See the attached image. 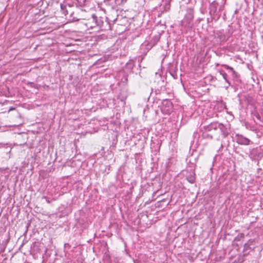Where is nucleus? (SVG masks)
<instances>
[{
    "instance_id": "obj_1",
    "label": "nucleus",
    "mask_w": 263,
    "mask_h": 263,
    "mask_svg": "<svg viewBox=\"0 0 263 263\" xmlns=\"http://www.w3.org/2000/svg\"><path fill=\"white\" fill-rule=\"evenodd\" d=\"M61 9L63 14L65 15H67L69 14V15L71 16L72 15L73 13V11H72L73 6L70 5L69 4L64 2L62 4H61Z\"/></svg>"
},
{
    "instance_id": "obj_2",
    "label": "nucleus",
    "mask_w": 263,
    "mask_h": 263,
    "mask_svg": "<svg viewBox=\"0 0 263 263\" xmlns=\"http://www.w3.org/2000/svg\"><path fill=\"white\" fill-rule=\"evenodd\" d=\"M236 142L239 144L246 145H248L249 144L250 141L248 138L244 137L241 135H237L236 136Z\"/></svg>"
},
{
    "instance_id": "obj_3",
    "label": "nucleus",
    "mask_w": 263,
    "mask_h": 263,
    "mask_svg": "<svg viewBox=\"0 0 263 263\" xmlns=\"http://www.w3.org/2000/svg\"><path fill=\"white\" fill-rule=\"evenodd\" d=\"M91 20L95 23L96 26L101 27L103 24V21L101 17H97L95 14H92Z\"/></svg>"
},
{
    "instance_id": "obj_4",
    "label": "nucleus",
    "mask_w": 263,
    "mask_h": 263,
    "mask_svg": "<svg viewBox=\"0 0 263 263\" xmlns=\"http://www.w3.org/2000/svg\"><path fill=\"white\" fill-rule=\"evenodd\" d=\"M187 180L191 183H193L195 181V173L194 172H191L186 176Z\"/></svg>"
},
{
    "instance_id": "obj_5",
    "label": "nucleus",
    "mask_w": 263,
    "mask_h": 263,
    "mask_svg": "<svg viewBox=\"0 0 263 263\" xmlns=\"http://www.w3.org/2000/svg\"><path fill=\"white\" fill-rule=\"evenodd\" d=\"M217 125L218 129H220L223 136L224 137H227L229 133L225 126L221 123H219V124H217Z\"/></svg>"
},
{
    "instance_id": "obj_6",
    "label": "nucleus",
    "mask_w": 263,
    "mask_h": 263,
    "mask_svg": "<svg viewBox=\"0 0 263 263\" xmlns=\"http://www.w3.org/2000/svg\"><path fill=\"white\" fill-rule=\"evenodd\" d=\"M254 242V239H249L243 246V251L247 252L248 250L251 249V247L250 246L253 244Z\"/></svg>"
},
{
    "instance_id": "obj_7",
    "label": "nucleus",
    "mask_w": 263,
    "mask_h": 263,
    "mask_svg": "<svg viewBox=\"0 0 263 263\" xmlns=\"http://www.w3.org/2000/svg\"><path fill=\"white\" fill-rule=\"evenodd\" d=\"M219 73L222 76L226 82L228 83V86L226 87L227 89L231 85V83L229 82L227 78V74L222 70L219 71Z\"/></svg>"
},
{
    "instance_id": "obj_8",
    "label": "nucleus",
    "mask_w": 263,
    "mask_h": 263,
    "mask_svg": "<svg viewBox=\"0 0 263 263\" xmlns=\"http://www.w3.org/2000/svg\"><path fill=\"white\" fill-rule=\"evenodd\" d=\"M223 66L227 69L230 70V71L232 73V76L234 78H237V76H238L237 73L234 70V69L232 67H231L228 66V65H224Z\"/></svg>"
},
{
    "instance_id": "obj_9",
    "label": "nucleus",
    "mask_w": 263,
    "mask_h": 263,
    "mask_svg": "<svg viewBox=\"0 0 263 263\" xmlns=\"http://www.w3.org/2000/svg\"><path fill=\"white\" fill-rule=\"evenodd\" d=\"M217 124H219V123L217 122H214L210 124L208 126V129L209 130H212V129H218V125Z\"/></svg>"
},
{
    "instance_id": "obj_10",
    "label": "nucleus",
    "mask_w": 263,
    "mask_h": 263,
    "mask_svg": "<svg viewBox=\"0 0 263 263\" xmlns=\"http://www.w3.org/2000/svg\"><path fill=\"white\" fill-rule=\"evenodd\" d=\"M245 237V234L243 233H239L235 238V240L240 241L241 239Z\"/></svg>"
},
{
    "instance_id": "obj_11",
    "label": "nucleus",
    "mask_w": 263,
    "mask_h": 263,
    "mask_svg": "<svg viewBox=\"0 0 263 263\" xmlns=\"http://www.w3.org/2000/svg\"><path fill=\"white\" fill-rule=\"evenodd\" d=\"M189 17L190 20H192L193 18V16L192 14H189Z\"/></svg>"
},
{
    "instance_id": "obj_12",
    "label": "nucleus",
    "mask_w": 263,
    "mask_h": 263,
    "mask_svg": "<svg viewBox=\"0 0 263 263\" xmlns=\"http://www.w3.org/2000/svg\"><path fill=\"white\" fill-rule=\"evenodd\" d=\"M14 109H15V108H14L11 107V108H9V109L8 111L9 112V111H11V110H14Z\"/></svg>"
},
{
    "instance_id": "obj_13",
    "label": "nucleus",
    "mask_w": 263,
    "mask_h": 263,
    "mask_svg": "<svg viewBox=\"0 0 263 263\" xmlns=\"http://www.w3.org/2000/svg\"><path fill=\"white\" fill-rule=\"evenodd\" d=\"M256 117H257V118L258 120H260V116H259V115H257L256 116Z\"/></svg>"
},
{
    "instance_id": "obj_14",
    "label": "nucleus",
    "mask_w": 263,
    "mask_h": 263,
    "mask_svg": "<svg viewBox=\"0 0 263 263\" xmlns=\"http://www.w3.org/2000/svg\"><path fill=\"white\" fill-rule=\"evenodd\" d=\"M48 203H50V201L49 200H47Z\"/></svg>"
},
{
    "instance_id": "obj_15",
    "label": "nucleus",
    "mask_w": 263,
    "mask_h": 263,
    "mask_svg": "<svg viewBox=\"0 0 263 263\" xmlns=\"http://www.w3.org/2000/svg\"><path fill=\"white\" fill-rule=\"evenodd\" d=\"M83 1H84L85 0H83Z\"/></svg>"
}]
</instances>
